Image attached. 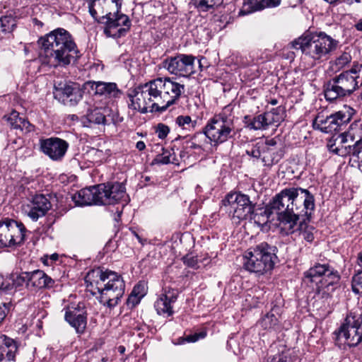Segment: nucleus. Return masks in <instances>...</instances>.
I'll return each instance as SVG.
<instances>
[{
    "instance_id": "f257e3e1",
    "label": "nucleus",
    "mask_w": 362,
    "mask_h": 362,
    "mask_svg": "<svg viewBox=\"0 0 362 362\" xmlns=\"http://www.w3.org/2000/svg\"><path fill=\"white\" fill-rule=\"evenodd\" d=\"M37 43L42 62L50 66H66L81 56L71 35L63 28L41 37Z\"/></svg>"
},
{
    "instance_id": "f03ea898",
    "label": "nucleus",
    "mask_w": 362,
    "mask_h": 362,
    "mask_svg": "<svg viewBox=\"0 0 362 362\" xmlns=\"http://www.w3.org/2000/svg\"><path fill=\"white\" fill-rule=\"evenodd\" d=\"M85 281L93 294H100V303L109 308L115 307L124 293L123 278L108 269H93L87 274Z\"/></svg>"
},
{
    "instance_id": "7ed1b4c3",
    "label": "nucleus",
    "mask_w": 362,
    "mask_h": 362,
    "mask_svg": "<svg viewBox=\"0 0 362 362\" xmlns=\"http://www.w3.org/2000/svg\"><path fill=\"white\" fill-rule=\"evenodd\" d=\"M338 45V40L324 32H305L290 43L291 48L301 51L302 58L310 66L328 59Z\"/></svg>"
},
{
    "instance_id": "20e7f679",
    "label": "nucleus",
    "mask_w": 362,
    "mask_h": 362,
    "mask_svg": "<svg viewBox=\"0 0 362 362\" xmlns=\"http://www.w3.org/2000/svg\"><path fill=\"white\" fill-rule=\"evenodd\" d=\"M146 83L153 99L151 112H164L185 91V84L174 77H159Z\"/></svg>"
},
{
    "instance_id": "39448f33",
    "label": "nucleus",
    "mask_w": 362,
    "mask_h": 362,
    "mask_svg": "<svg viewBox=\"0 0 362 362\" xmlns=\"http://www.w3.org/2000/svg\"><path fill=\"white\" fill-rule=\"evenodd\" d=\"M340 276L337 270L328 264H315L304 272V281L315 284V296L327 299L336 289L339 283Z\"/></svg>"
},
{
    "instance_id": "423d86ee",
    "label": "nucleus",
    "mask_w": 362,
    "mask_h": 362,
    "mask_svg": "<svg viewBox=\"0 0 362 362\" xmlns=\"http://www.w3.org/2000/svg\"><path fill=\"white\" fill-rule=\"evenodd\" d=\"M293 192V187L285 188L276 194L267 204L269 211L277 215L279 230L286 235L293 231V227L296 221Z\"/></svg>"
},
{
    "instance_id": "0eeeda50",
    "label": "nucleus",
    "mask_w": 362,
    "mask_h": 362,
    "mask_svg": "<svg viewBox=\"0 0 362 362\" xmlns=\"http://www.w3.org/2000/svg\"><path fill=\"white\" fill-rule=\"evenodd\" d=\"M276 247L263 242L250 248L243 256V267L250 272L263 274L270 271L276 259Z\"/></svg>"
},
{
    "instance_id": "6e6552de",
    "label": "nucleus",
    "mask_w": 362,
    "mask_h": 362,
    "mask_svg": "<svg viewBox=\"0 0 362 362\" xmlns=\"http://www.w3.org/2000/svg\"><path fill=\"white\" fill-rule=\"evenodd\" d=\"M203 134L214 146H217L234 137L235 127L233 117L225 110L209 119L203 129Z\"/></svg>"
},
{
    "instance_id": "1a4fd4ad",
    "label": "nucleus",
    "mask_w": 362,
    "mask_h": 362,
    "mask_svg": "<svg viewBox=\"0 0 362 362\" xmlns=\"http://www.w3.org/2000/svg\"><path fill=\"white\" fill-rule=\"evenodd\" d=\"M246 153L256 160H260L263 165L272 167L283 157L281 148L277 146L274 139L259 141L247 147Z\"/></svg>"
},
{
    "instance_id": "9d476101",
    "label": "nucleus",
    "mask_w": 362,
    "mask_h": 362,
    "mask_svg": "<svg viewBox=\"0 0 362 362\" xmlns=\"http://www.w3.org/2000/svg\"><path fill=\"white\" fill-rule=\"evenodd\" d=\"M27 230L21 222L13 219L0 220V247H13L23 244Z\"/></svg>"
},
{
    "instance_id": "9b49d317",
    "label": "nucleus",
    "mask_w": 362,
    "mask_h": 362,
    "mask_svg": "<svg viewBox=\"0 0 362 362\" xmlns=\"http://www.w3.org/2000/svg\"><path fill=\"white\" fill-rule=\"evenodd\" d=\"M354 112L352 107L345 106L343 110L329 116L324 117L323 115L318 114L313 121V127L325 133L339 131L342 126L351 120Z\"/></svg>"
},
{
    "instance_id": "f8f14e48",
    "label": "nucleus",
    "mask_w": 362,
    "mask_h": 362,
    "mask_svg": "<svg viewBox=\"0 0 362 362\" xmlns=\"http://www.w3.org/2000/svg\"><path fill=\"white\" fill-rule=\"evenodd\" d=\"M293 206L296 214V221L301 218L309 220L315 210V198L308 189L301 187H293Z\"/></svg>"
},
{
    "instance_id": "ddd939ff",
    "label": "nucleus",
    "mask_w": 362,
    "mask_h": 362,
    "mask_svg": "<svg viewBox=\"0 0 362 362\" xmlns=\"http://www.w3.org/2000/svg\"><path fill=\"white\" fill-rule=\"evenodd\" d=\"M100 23L105 25V34L115 38L122 36L131 26L129 17L119 12L107 13L102 17Z\"/></svg>"
},
{
    "instance_id": "4468645a",
    "label": "nucleus",
    "mask_w": 362,
    "mask_h": 362,
    "mask_svg": "<svg viewBox=\"0 0 362 362\" xmlns=\"http://www.w3.org/2000/svg\"><path fill=\"white\" fill-rule=\"evenodd\" d=\"M337 342L344 343L349 346H357L362 341V329L359 324L355 321V317L348 315L344 322L340 326L339 329L335 332Z\"/></svg>"
},
{
    "instance_id": "2eb2a0df",
    "label": "nucleus",
    "mask_w": 362,
    "mask_h": 362,
    "mask_svg": "<svg viewBox=\"0 0 362 362\" xmlns=\"http://www.w3.org/2000/svg\"><path fill=\"white\" fill-rule=\"evenodd\" d=\"M127 95L129 108L141 113H146L152 109L153 99L146 83L129 89Z\"/></svg>"
},
{
    "instance_id": "dca6fc26",
    "label": "nucleus",
    "mask_w": 362,
    "mask_h": 362,
    "mask_svg": "<svg viewBox=\"0 0 362 362\" xmlns=\"http://www.w3.org/2000/svg\"><path fill=\"white\" fill-rule=\"evenodd\" d=\"M195 59L196 58L192 55L180 54L166 59L163 64L164 67L170 74L187 76L195 72Z\"/></svg>"
},
{
    "instance_id": "f3484780",
    "label": "nucleus",
    "mask_w": 362,
    "mask_h": 362,
    "mask_svg": "<svg viewBox=\"0 0 362 362\" xmlns=\"http://www.w3.org/2000/svg\"><path fill=\"white\" fill-rule=\"evenodd\" d=\"M54 98L68 106H75L82 99V91L77 83H59L54 86Z\"/></svg>"
},
{
    "instance_id": "a211bd4d",
    "label": "nucleus",
    "mask_w": 362,
    "mask_h": 362,
    "mask_svg": "<svg viewBox=\"0 0 362 362\" xmlns=\"http://www.w3.org/2000/svg\"><path fill=\"white\" fill-rule=\"evenodd\" d=\"M39 144L41 151L54 161H61L69 146L66 141L55 136L42 139Z\"/></svg>"
},
{
    "instance_id": "6ab92c4d",
    "label": "nucleus",
    "mask_w": 362,
    "mask_h": 362,
    "mask_svg": "<svg viewBox=\"0 0 362 362\" xmlns=\"http://www.w3.org/2000/svg\"><path fill=\"white\" fill-rule=\"evenodd\" d=\"M51 207V202L47 196L35 194L28 199V203L24 206V211L30 218L36 221L45 216Z\"/></svg>"
},
{
    "instance_id": "aec40b11",
    "label": "nucleus",
    "mask_w": 362,
    "mask_h": 362,
    "mask_svg": "<svg viewBox=\"0 0 362 362\" xmlns=\"http://www.w3.org/2000/svg\"><path fill=\"white\" fill-rule=\"evenodd\" d=\"M64 310L65 320L77 333H83L87 325V314L83 304H72L65 308Z\"/></svg>"
},
{
    "instance_id": "412c9836",
    "label": "nucleus",
    "mask_w": 362,
    "mask_h": 362,
    "mask_svg": "<svg viewBox=\"0 0 362 362\" xmlns=\"http://www.w3.org/2000/svg\"><path fill=\"white\" fill-rule=\"evenodd\" d=\"M177 298V290L172 288L165 289L164 293L159 296L154 304L157 313L165 317L171 316L174 313L173 304L176 302Z\"/></svg>"
},
{
    "instance_id": "4be33fe9",
    "label": "nucleus",
    "mask_w": 362,
    "mask_h": 362,
    "mask_svg": "<svg viewBox=\"0 0 362 362\" xmlns=\"http://www.w3.org/2000/svg\"><path fill=\"white\" fill-rule=\"evenodd\" d=\"M54 284V280L42 270L37 269L29 272L28 290L34 291L43 288H51Z\"/></svg>"
},
{
    "instance_id": "5701e85b",
    "label": "nucleus",
    "mask_w": 362,
    "mask_h": 362,
    "mask_svg": "<svg viewBox=\"0 0 362 362\" xmlns=\"http://www.w3.org/2000/svg\"><path fill=\"white\" fill-rule=\"evenodd\" d=\"M91 88L95 90L96 95L105 96L107 98H117L122 94L121 90L117 88L115 83L94 81Z\"/></svg>"
},
{
    "instance_id": "b1692460",
    "label": "nucleus",
    "mask_w": 362,
    "mask_h": 362,
    "mask_svg": "<svg viewBox=\"0 0 362 362\" xmlns=\"http://www.w3.org/2000/svg\"><path fill=\"white\" fill-rule=\"evenodd\" d=\"M358 76L351 75L349 72H342L339 76L334 77L337 85L346 96L350 95L358 86L357 78Z\"/></svg>"
},
{
    "instance_id": "393cba45",
    "label": "nucleus",
    "mask_w": 362,
    "mask_h": 362,
    "mask_svg": "<svg viewBox=\"0 0 362 362\" xmlns=\"http://www.w3.org/2000/svg\"><path fill=\"white\" fill-rule=\"evenodd\" d=\"M281 3V0H247L240 11L243 15L260 11L266 7H276Z\"/></svg>"
},
{
    "instance_id": "a878e982",
    "label": "nucleus",
    "mask_w": 362,
    "mask_h": 362,
    "mask_svg": "<svg viewBox=\"0 0 362 362\" xmlns=\"http://www.w3.org/2000/svg\"><path fill=\"white\" fill-rule=\"evenodd\" d=\"M5 118L11 128L19 130L23 133L30 132L33 130V126L24 117H20L19 113L12 111Z\"/></svg>"
},
{
    "instance_id": "bb28decb",
    "label": "nucleus",
    "mask_w": 362,
    "mask_h": 362,
    "mask_svg": "<svg viewBox=\"0 0 362 362\" xmlns=\"http://www.w3.org/2000/svg\"><path fill=\"white\" fill-rule=\"evenodd\" d=\"M2 337V344L0 345V362L4 360L13 361L18 350L17 344L13 339L6 336Z\"/></svg>"
},
{
    "instance_id": "cd10ccee",
    "label": "nucleus",
    "mask_w": 362,
    "mask_h": 362,
    "mask_svg": "<svg viewBox=\"0 0 362 362\" xmlns=\"http://www.w3.org/2000/svg\"><path fill=\"white\" fill-rule=\"evenodd\" d=\"M306 218L294 221L293 231L288 235L296 234L301 236L307 242L311 243L314 240L313 231L315 228L305 222Z\"/></svg>"
},
{
    "instance_id": "c85d7f7f",
    "label": "nucleus",
    "mask_w": 362,
    "mask_h": 362,
    "mask_svg": "<svg viewBox=\"0 0 362 362\" xmlns=\"http://www.w3.org/2000/svg\"><path fill=\"white\" fill-rule=\"evenodd\" d=\"M107 194L110 200L109 204H115L122 199L126 194L125 187L122 183L115 182L107 183Z\"/></svg>"
},
{
    "instance_id": "c756f323",
    "label": "nucleus",
    "mask_w": 362,
    "mask_h": 362,
    "mask_svg": "<svg viewBox=\"0 0 362 362\" xmlns=\"http://www.w3.org/2000/svg\"><path fill=\"white\" fill-rule=\"evenodd\" d=\"M324 93L325 99L329 101H334L346 96L334 78L326 83Z\"/></svg>"
},
{
    "instance_id": "7c9ffc66",
    "label": "nucleus",
    "mask_w": 362,
    "mask_h": 362,
    "mask_svg": "<svg viewBox=\"0 0 362 362\" xmlns=\"http://www.w3.org/2000/svg\"><path fill=\"white\" fill-rule=\"evenodd\" d=\"M244 123L247 128L252 130H265L267 129L264 113L252 117L245 116L244 117Z\"/></svg>"
},
{
    "instance_id": "2f4dec72",
    "label": "nucleus",
    "mask_w": 362,
    "mask_h": 362,
    "mask_svg": "<svg viewBox=\"0 0 362 362\" xmlns=\"http://www.w3.org/2000/svg\"><path fill=\"white\" fill-rule=\"evenodd\" d=\"M272 214H273V213L269 211L268 205H267L264 209H259L255 211L253 209V212L250 219L253 220L254 223L259 227L263 228L269 223V217Z\"/></svg>"
},
{
    "instance_id": "473e14b6",
    "label": "nucleus",
    "mask_w": 362,
    "mask_h": 362,
    "mask_svg": "<svg viewBox=\"0 0 362 362\" xmlns=\"http://www.w3.org/2000/svg\"><path fill=\"white\" fill-rule=\"evenodd\" d=\"M93 187L81 189L74 196V200L78 205L94 204Z\"/></svg>"
},
{
    "instance_id": "72a5a7b5",
    "label": "nucleus",
    "mask_w": 362,
    "mask_h": 362,
    "mask_svg": "<svg viewBox=\"0 0 362 362\" xmlns=\"http://www.w3.org/2000/svg\"><path fill=\"white\" fill-rule=\"evenodd\" d=\"M224 206L252 204L247 195L240 193H229L223 200Z\"/></svg>"
},
{
    "instance_id": "f704fd0d",
    "label": "nucleus",
    "mask_w": 362,
    "mask_h": 362,
    "mask_svg": "<svg viewBox=\"0 0 362 362\" xmlns=\"http://www.w3.org/2000/svg\"><path fill=\"white\" fill-rule=\"evenodd\" d=\"M94 204L107 205L110 200L107 199L106 184H100L93 187Z\"/></svg>"
},
{
    "instance_id": "c9c22d12",
    "label": "nucleus",
    "mask_w": 362,
    "mask_h": 362,
    "mask_svg": "<svg viewBox=\"0 0 362 362\" xmlns=\"http://www.w3.org/2000/svg\"><path fill=\"white\" fill-rule=\"evenodd\" d=\"M205 140L204 134L202 132H197L185 141V148L187 151L201 150L202 149V142Z\"/></svg>"
},
{
    "instance_id": "e433bc0d",
    "label": "nucleus",
    "mask_w": 362,
    "mask_h": 362,
    "mask_svg": "<svg viewBox=\"0 0 362 362\" xmlns=\"http://www.w3.org/2000/svg\"><path fill=\"white\" fill-rule=\"evenodd\" d=\"M16 25V18L11 15H6L0 18V33L6 35L11 33Z\"/></svg>"
},
{
    "instance_id": "4c0bfd02",
    "label": "nucleus",
    "mask_w": 362,
    "mask_h": 362,
    "mask_svg": "<svg viewBox=\"0 0 362 362\" xmlns=\"http://www.w3.org/2000/svg\"><path fill=\"white\" fill-rule=\"evenodd\" d=\"M258 324L264 329L270 330L276 329L278 326L279 320L272 312H269L259 321Z\"/></svg>"
},
{
    "instance_id": "58836bf2",
    "label": "nucleus",
    "mask_w": 362,
    "mask_h": 362,
    "mask_svg": "<svg viewBox=\"0 0 362 362\" xmlns=\"http://www.w3.org/2000/svg\"><path fill=\"white\" fill-rule=\"evenodd\" d=\"M199 12H206L219 4V0H191Z\"/></svg>"
},
{
    "instance_id": "ea45409f",
    "label": "nucleus",
    "mask_w": 362,
    "mask_h": 362,
    "mask_svg": "<svg viewBox=\"0 0 362 362\" xmlns=\"http://www.w3.org/2000/svg\"><path fill=\"white\" fill-rule=\"evenodd\" d=\"M346 134L352 141H362V121H354L350 125Z\"/></svg>"
},
{
    "instance_id": "a19ab883",
    "label": "nucleus",
    "mask_w": 362,
    "mask_h": 362,
    "mask_svg": "<svg viewBox=\"0 0 362 362\" xmlns=\"http://www.w3.org/2000/svg\"><path fill=\"white\" fill-rule=\"evenodd\" d=\"M85 119L91 124H104L105 122V117L99 108L88 110Z\"/></svg>"
},
{
    "instance_id": "79ce46f5",
    "label": "nucleus",
    "mask_w": 362,
    "mask_h": 362,
    "mask_svg": "<svg viewBox=\"0 0 362 362\" xmlns=\"http://www.w3.org/2000/svg\"><path fill=\"white\" fill-rule=\"evenodd\" d=\"M280 110V107H277L273 108L270 111L264 112L267 128L270 125L279 124L281 121L282 117L279 113Z\"/></svg>"
},
{
    "instance_id": "37998d69",
    "label": "nucleus",
    "mask_w": 362,
    "mask_h": 362,
    "mask_svg": "<svg viewBox=\"0 0 362 362\" xmlns=\"http://www.w3.org/2000/svg\"><path fill=\"white\" fill-rule=\"evenodd\" d=\"M11 282L14 287H21L25 286L28 288V283H29V272H24L20 274H13L11 276Z\"/></svg>"
},
{
    "instance_id": "c03bdc74",
    "label": "nucleus",
    "mask_w": 362,
    "mask_h": 362,
    "mask_svg": "<svg viewBox=\"0 0 362 362\" xmlns=\"http://www.w3.org/2000/svg\"><path fill=\"white\" fill-rule=\"evenodd\" d=\"M233 218H237L238 221L250 218L253 212L254 206H246L240 208V206H233Z\"/></svg>"
},
{
    "instance_id": "a18cd8bd",
    "label": "nucleus",
    "mask_w": 362,
    "mask_h": 362,
    "mask_svg": "<svg viewBox=\"0 0 362 362\" xmlns=\"http://www.w3.org/2000/svg\"><path fill=\"white\" fill-rule=\"evenodd\" d=\"M175 124L182 129H194L197 126V121L192 120L189 115H180L175 119Z\"/></svg>"
},
{
    "instance_id": "49530a36",
    "label": "nucleus",
    "mask_w": 362,
    "mask_h": 362,
    "mask_svg": "<svg viewBox=\"0 0 362 362\" xmlns=\"http://www.w3.org/2000/svg\"><path fill=\"white\" fill-rule=\"evenodd\" d=\"M145 295V289L144 285L137 284L136 285L131 293V296L128 298V303L132 301L133 304L139 303L141 298Z\"/></svg>"
},
{
    "instance_id": "de8ad7c7",
    "label": "nucleus",
    "mask_w": 362,
    "mask_h": 362,
    "mask_svg": "<svg viewBox=\"0 0 362 362\" xmlns=\"http://www.w3.org/2000/svg\"><path fill=\"white\" fill-rule=\"evenodd\" d=\"M351 155L358 159L359 163H362V141H356L353 146H349Z\"/></svg>"
},
{
    "instance_id": "09e8293b",
    "label": "nucleus",
    "mask_w": 362,
    "mask_h": 362,
    "mask_svg": "<svg viewBox=\"0 0 362 362\" xmlns=\"http://www.w3.org/2000/svg\"><path fill=\"white\" fill-rule=\"evenodd\" d=\"M352 289L354 293L362 295V272L353 277Z\"/></svg>"
},
{
    "instance_id": "8fccbe9b",
    "label": "nucleus",
    "mask_w": 362,
    "mask_h": 362,
    "mask_svg": "<svg viewBox=\"0 0 362 362\" xmlns=\"http://www.w3.org/2000/svg\"><path fill=\"white\" fill-rule=\"evenodd\" d=\"M351 61V57L349 53L344 52L336 59L335 64L339 69L343 68Z\"/></svg>"
},
{
    "instance_id": "3c124183",
    "label": "nucleus",
    "mask_w": 362,
    "mask_h": 362,
    "mask_svg": "<svg viewBox=\"0 0 362 362\" xmlns=\"http://www.w3.org/2000/svg\"><path fill=\"white\" fill-rule=\"evenodd\" d=\"M174 158L172 159V155L168 151H164L162 155L158 156L155 158L157 163L168 164L173 163Z\"/></svg>"
},
{
    "instance_id": "603ef678",
    "label": "nucleus",
    "mask_w": 362,
    "mask_h": 362,
    "mask_svg": "<svg viewBox=\"0 0 362 362\" xmlns=\"http://www.w3.org/2000/svg\"><path fill=\"white\" fill-rule=\"evenodd\" d=\"M184 263L189 267L193 269L199 268V260L197 257L192 256V255H186L183 257Z\"/></svg>"
},
{
    "instance_id": "864d4df0",
    "label": "nucleus",
    "mask_w": 362,
    "mask_h": 362,
    "mask_svg": "<svg viewBox=\"0 0 362 362\" xmlns=\"http://www.w3.org/2000/svg\"><path fill=\"white\" fill-rule=\"evenodd\" d=\"M169 132L170 129L167 125L160 123L157 126L156 133L159 139H163L168 136Z\"/></svg>"
},
{
    "instance_id": "5fc2aeb1",
    "label": "nucleus",
    "mask_w": 362,
    "mask_h": 362,
    "mask_svg": "<svg viewBox=\"0 0 362 362\" xmlns=\"http://www.w3.org/2000/svg\"><path fill=\"white\" fill-rule=\"evenodd\" d=\"M287 358L288 357L285 353L281 352V354L268 356L264 362H286Z\"/></svg>"
},
{
    "instance_id": "6e6d98bb",
    "label": "nucleus",
    "mask_w": 362,
    "mask_h": 362,
    "mask_svg": "<svg viewBox=\"0 0 362 362\" xmlns=\"http://www.w3.org/2000/svg\"><path fill=\"white\" fill-rule=\"evenodd\" d=\"M206 336V332H201L194 333V334L188 335L185 337V341L187 342H195L199 339H204Z\"/></svg>"
},
{
    "instance_id": "4d7b16f0",
    "label": "nucleus",
    "mask_w": 362,
    "mask_h": 362,
    "mask_svg": "<svg viewBox=\"0 0 362 362\" xmlns=\"http://www.w3.org/2000/svg\"><path fill=\"white\" fill-rule=\"evenodd\" d=\"M11 277L8 279L4 280L0 284V291H8L11 290L14 286L13 285V282H11Z\"/></svg>"
},
{
    "instance_id": "13d9d810",
    "label": "nucleus",
    "mask_w": 362,
    "mask_h": 362,
    "mask_svg": "<svg viewBox=\"0 0 362 362\" xmlns=\"http://www.w3.org/2000/svg\"><path fill=\"white\" fill-rule=\"evenodd\" d=\"M349 146H344L343 145L339 146L338 147V151L337 155L339 156H351V150H349Z\"/></svg>"
},
{
    "instance_id": "bf43d9fd",
    "label": "nucleus",
    "mask_w": 362,
    "mask_h": 362,
    "mask_svg": "<svg viewBox=\"0 0 362 362\" xmlns=\"http://www.w3.org/2000/svg\"><path fill=\"white\" fill-rule=\"evenodd\" d=\"M361 69L362 64H356L353 65L350 70L346 71L345 72H349L351 75L358 76L357 74L361 71Z\"/></svg>"
},
{
    "instance_id": "052dcab7",
    "label": "nucleus",
    "mask_w": 362,
    "mask_h": 362,
    "mask_svg": "<svg viewBox=\"0 0 362 362\" xmlns=\"http://www.w3.org/2000/svg\"><path fill=\"white\" fill-rule=\"evenodd\" d=\"M8 312V308L5 303L0 306V324L4 320Z\"/></svg>"
},
{
    "instance_id": "680f3d73",
    "label": "nucleus",
    "mask_w": 362,
    "mask_h": 362,
    "mask_svg": "<svg viewBox=\"0 0 362 362\" xmlns=\"http://www.w3.org/2000/svg\"><path fill=\"white\" fill-rule=\"evenodd\" d=\"M97 3L95 2V1H93V2H90L88 5V8H89V12L90 13V15L94 18H97V11L95 8V6H96Z\"/></svg>"
},
{
    "instance_id": "e2e57ef3",
    "label": "nucleus",
    "mask_w": 362,
    "mask_h": 362,
    "mask_svg": "<svg viewBox=\"0 0 362 362\" xmlns=\"http://www.w3.org/2000/svg\"><path fill=\"white\" fill-rule=\"evenodd\" d=\"M338 147L339 146H337L335 143L334 144H329L327 145V148L329 149V151L331 152V153H333L334 154H336L337 153V151H338Z\"/></svg>"
},
{
    "instance_id": "0e129e2a",
    "label": "nucleus",
    "mask_w": 362,
    "mask_h": 362,
    "mask_svg": "<svg viewBox=\"0 0 362 362\" xmlns=\"http://www.w3.org/2000/svg\"><path fill=\"white\" fill-rule=\"evenodd\" d=\"M136 148L139 150V151H143L146 148V144H144V141H139L136 143Z\"/></svg>"
},
{
    "instance_id": "69168bd1",
    "label": "nucleus",
    "mask_w": 362,
    "mask_h": 362,
    "mask_svg": "<svg viewBox=\"0 0 362 362\" xmlns=\"http://www.w3.org/2000/svg\"><path fill=\"white\" fill-rule=\"evenodd\" d=\"M354 27L358 31L362 32V18L358 20V21L355 24Z\"/></svg>"
},
{
    "instance_id": "338daca9",
    "label": "nucleus",
    "mask_w": 362,
    "mask_h": 362,
    "mask_svg": "<svg viewBox=\"0 0 362 362\" xmlns=\"http://www.w3.org/2000/svg\"><path fill=\"white\" fill-rule=\"evenodd\" d=\"M352 317H355V321H356V322L359 324L360 327L362 329V313L358 316L352 315Z\"/></svg>"
},
{
    "instance_id": "774afa93",
    "label": "nucleus",
    "mask_w": 362,
    "mask_h": 362,
    "mask_svg": "<svg viewBox=\"0 0 362 362\" xmlns=\"http://www.w3.org/2000/svg\"><path fill=\"white\" fill-rule=\"evenodd\" d=\"M358 260V264L361 267H362V252L361 253H359Z\"/></svg>"
}]
</instances>
